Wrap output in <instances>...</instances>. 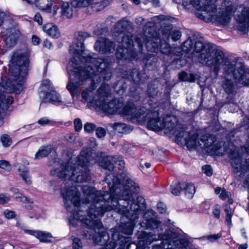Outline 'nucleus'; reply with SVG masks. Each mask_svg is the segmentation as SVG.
Here are the masks:
<instances>
[{
    "label": "nucleus",
    "instance_id": "35",
    "mask_svg": "<svg viewBox=\"0 0 249 249\" xmlns=\"http://www.w3.org/2000/svg\"><path fill=\"white\" fill-rule=\"evenodd\" d=\"M52 150L51 146H41L36 152L35 159H40L48 156L52 152Z\"/></svg>",
    "mask_w": 249,
    "mask_h": 249
},
{
    "label": "nucleus",
    "instance_id": "46",
    "mask_svg": "<svg viewBox=\"0 0 249 249\" xmlns=\"http://www.w3.org/2000/svg\"><path fill=\"white\" fill-rule=\"evenodd\" d=\"M194 42L193 40L190 38H188L185 41L181 46V50L182 52L186 53H188L193 49Z\"/></svg>",
    "mask_w": 249,
    "mask_h": 249
},
{
    "label": "nucleus",
    "instance_id": "61",
    "mask_svg": "<svg viewBox=\"0 0 249 249\" xmlns=\"http://www.w3.org/2000/svg\"><path fill=\"white\" fill-rule=\"evenodd\" d=\"M167 241L168 239H165V242L164 241H160V244L153 245L152 249H165ZM148 247L150 248L149 246Z\"/></svg>",
    "mask_w": 249,
    "mask_h": 249
},
{
    "label": "nucleus",
    "instance_id": "62",
    "mask_svg": "<svg viewBox=\"0 0 249 249\" xmlns=\"http://www.w3.org/2000/svg\"><path fill=\"white\" fill-rule=\"evenodd\" d=\"M172 29V24H168L167 26H165L163 27H162V34L164 35H168V36H170V33L171 32V29Z\"/></svg>",
    "mask_w": 249,
    "mask_h": 249
},
{
    "label": "nucleus",
    "instance_id": "34",
    "mask_svg": "<svg viewBox=\"0 0 249 249\" xmlns=\"http://www.w3.org/2000/svg\"><path fill=\"white\" fill-rule=\"evenodd\" d=\"M99 165L105 169L109 171L113 170L114 169V162L112 160V157H107L103 158L99 162Z\"/></svg>",
    "mask_w": 249,
    "mask_h": 249
},
{
    "label": "nucleus",
    "instance_id": "31",
    "mask_svg": "<svg viewBox=\"0 0 249 249\" xmlns=\"http://www.w3.org/2000/svg\"><path fill=\"white\" fill-rule=\"evenodd\" d=\"M75 188L71 186H67V187H64L61 189V195L63 198L65 200V205H66V203L70 200L71 197L74 195ZM67 207V206H66Z\"/></svg>",
    "mask_w": 249,
    "mask_h": 249
},
{
    "label": "nucleus",
    "instance_id": "25",
    "mask_svg": "<svg viewBox=\"0 0 249 249\" xmlns=\"http://www.w3.org/2000/svg\"><path fill=\"white\" fill-rule=\"evenodd\" d=\"M160 39L156 36L149 38L145 43L146 48L148 52L156 53L159 51Z\"/></svg>",
    "mask_w": 249,
    "mask_h": 249
},
{
    "label": "nucleus",
    "instance_id": "52",
    "mask_svg": "<svg viewBox=\"0 0 249 249\" xmlns=\"http://www.w3.org/2000/svg\"><path fill=\"white\" fill-rule=\"evenodd\" d=\"M181 36V33L180 31L174 30L172 31L170 33V36H169L171 37L173 41H176L179 40Z\"/></svg>",
    "mask_w": 249,
    "mask_h": 249
},
{
    "label": "nucleus",
    "instance_id": "5",
    "mask_svg": "<svg viewBox=\"0 0 249 249\" xmlns=\"http://www.w3.org/2000/svg\"><path fill=\"white\" fill-rule=\"evenodd\" d=\"M90 151L83 149L77 157V167L74 168L69 162L61 165V170L58 172V177L62 180L81 183L90 180L91 176L88 166L89 163Z\"/></svg>",
    "mask_w": 249,
    "mask_h": 249
},
{
    "label": "nucleus",
    "instance_id": "58",
    "mask_svg": "<svg viewBox=\"0 0 249 249\" xmlns=\"http://www.w3.org/2000/svg\"><path fill=\"white\" fill-rule=\"evenodd\" d=\"M96 135L99 138H102L104 137L106 135V130L101 127H97L96 129Z\"/></svg>",
    "mask_w": 249,
    "mask_h": 249
},
{
    "label": "nucleus",
    "instance_id": "44",
    "mask_svg": "<svg viewBox=\"0 0 249 249\" xmlns=\"http://www.w3.org/2000/svg\"><path fill=\"white\" fill-rule=\"evenodd\" d=\"M171 49L172 48L168 43L160 39L159 50L161 53L165 54H170L171 53Z\"/></svg>",
    "mask_w": 249,
    "mask_h": 249
},
{
    "label": "nucleus",
    "instance_id": "22",
    "mask_svg": "<svg viewBox=\"0 0 249 249\" xmlns=\"http://www.w3.org/2000/svg\"><path fill=\"white\" fill-rule=\"evenodd\" d=\"M132 22L124 18L117 22L115 25V29L117 33L122 34L128 31L132 28Z\"/></svg>",
    "mask_w": 249,
    "mask_h": 249
},
{
    "label": "nucleus",
    "instance_id": "8",
    "mask_svg": "<svg viewBox=\"0 0 249 249\" xmlns=\"http://www.w3.org/2000/svg\"><path fill=\"white\" fill-rule=\"evenodd\" d=\"M99 96V100L96 105L104 112L113 114L120 110L124 106V103L120 100L112 99L108 89L103 84L97 90Z\"/></svg>",
    "mask_w": 249,
    "mask_h": 249
},
{
    "label": "nucleus",
    "instance_id": "17",
    "mask_svg": "<svg viewBox=\"0 0 249 249\" xmlns=\"http://www.w3.org/2000/svg\"><path fill=\"white\" fill-rule=\"evenodd\" d=\"M115 44L107 38H103L96 41L94 48L102 53H110L115 50Z\"/></svg>",
    "mask_w": 249,
    "mask_h": 249
},
{
    "label": "nucleus",
    "instance_id": "18",
    "mask_svg": "<svg viewBox=\"0 0 249 249\" xmlns=\"http://www.w3.org/2000/svg\"><path fill=\"white\" fill-rule=\"evenodd\" d=\"M239 31L246 32L249 27V8L244 7L236 18Z\"/></svg>",
    "mask_w": 249,
    "mask_h": 249
},
{
    "label": "nucleus",
    "instance_id": "57",
    "mask_svg": "<svg viewBox=\"0 0 249 249\" xmlns=\"http://www.w3.org/2000/svg\"><path fill=\"white\" fill-rule=\"evenodd\" d=\"M3 215L7 219H12L15 218L16 214L15 211H10L9 210H5L3 212Z\"/></svg>",
    "mask_w": 249,
    "mask_h": 249
},
{
    "label": "nucleus",
    "instance_id": "64",
    "mask_svg": "<svg viewBox=\"0 0 249 249\" xmlns=\"http://www.w3.org/2000/svg\"><path fill=\"white\" fill-rule=\"evenodd\" d=\"M246 74L243 78L244 79L242 80L239 83L242 84L244 86H249V70L247 71Z\"/></svg>",
    "mask_w": 249,
    "mask_h": 249
},
{
    "label": "nucleus",
    "instance_id": "42",
    "mask_svg": "<svg viewBox=\"0 0 249 249\" xmlns=\"http://www.w3.org/2000/svg\"><path fill=\"white\" fill-rule=\"evenodd\" d=\"M112 160L114 162V168L116 166H118V169L120 171H123L124 168L125 163L123 158L121 156L116 155L112 157Z\"/></svg>",
    "mask_w": 249,
    "mask_h": 249
},
{
    "label": "nucleus",
    "instance_id": "43",
    "mask_svg": "<svg viewBox=\"0 0 249 249\" xmlns=\"http://www.w3.org/2000/svg\"><path fill=\"white\" fill-rule=\"evenodd\" d=\"M184 186V182L175 183L171 185V192L173 195L178 196L183 190Z\"/></svg>",
    "mask_w": 249,
    "mask_h": 249
},
{
    "label": "nucleus",
    "instance_id": "47",
    "mask_svg": "<svg viewBox=\"0 0 249 249\" xmlns=\"http://www.w3.org/2000/svg\"><path fill=\"white\" fill-rule=\"evenodd\" d=\"M114 130L120 133H124L126 131V124L124 123H115L112 124Z\"/></svg>",
    "mask_w": 249,
    "mask_h": 249
},
{
    "label": "nucleus",
    "instance_id": "10",
    "mask_svg": "<svg viewBox=\"0 0 249 249\" xmlns=\"http://www.w3.org/2000/svg\"><path fill=\"white\" fill-rule=\"evenodd\" d=\"M139 47V51L135 49L126 48L122 46L118 47L115 53L116 57L119 60H128L130 61L138 60L140 59L142 55L143 45L140 42L136 41Z\"/></svg>",
    "mask_w": 249,
    "mask_h": 249
},
{
    "label": "nucleus",
    "instance_id": "3",
    "mask_svg": "<svg viewBox=\"0 0 249 249\" xmlns=\"http://www.w3.org/2000/svg\"><path fill=\"white\" fill-rule=\"evenodd\" d=\"M201 63L208 66H213V71L217 75L221 65L224 73L226 74H232L234 78L240 83L246 74V71L249 68L243 63L237 64L236 61L224 57V53L219 50H215L210 47L206 51V53L200 54L199 57Z\"/></svg>",
    "mask_w": 249,
    "mask_h": 249
},
{
    "label": "nucleus",
    "instance_id": "23",
    "mask_svg": "<svg viewBox=\"0 0 249 249\" xmlns=\"http://www.w3.org/2000/svg\"><path fill=\"white\" fill-rule=\"evenodd\" d=\"M141 58H142V62L144 67L148 70L152 69L154 67L156 66L158 62L157 57L152 54L143 55L142 53Z\"/></svg>",
    "mask_w": 249,
    "mask_h": 249
},
{
    "label": "nucleus",
    "instance_id": "15",
    "mask_svg": "<svg viewBox=\"0 0 249 249\" xmlns=\"http://www.w3.org/2000/svg\"><path fill=\"white\" fill-rule=\"evenodd\" d=\"M156 213L153 210H148L143 215L144 221L140 223L141 227L145 229L156 230L158 231L160 222L155 219Z\"/></svg>",
    "mask_w": 249,
    "mask_h": 249
},
{
    "label": "nucleus",
    "instance_id": "14",
    "mask_svg": "<svg viewBox=\"0 0 249 249\" xmlns=\"http://www.w3.org/2000/svg\"><path fill=\"white\" fill-rule=\"evenodd\" d=\"M159 111V106L157 103H155L153 109L151 110V114L149 117H147V120L146 121L148 128L151 130H158L162 128Z\"/></svg>",
    "mask_w": 249,
    "mask_h": 249
},
{
    "label": "nucleus",
    "instance_id": "56",
    "mask_svg": "<svg viewBox=\"0 0 249 249\" xmlns=\"http://www.w3.org/2000/svg\"><path fill=\"white\" fill-rule=\"evenodd\" d=\"M202 172L207 176H211L213 174V169L211 165H206L202 167Z\"/></svg>",
    "mask_w": 249,
    "mask_h": 249
},
{
    "label": "nucleus",
    "instance_id": "49",
    "mask_svg": "<svg viewBox=\"0 0 249 249\" xmlns=\"http://www.w3.org/2000/svg\"><path fill=\"white\" fill-rule=\"evenodd\" d=\"M80 193L78 192L75 193L74 195L70 199V201L75 207H80Z\"/></svg>",
    "mask_w": 249,
    "mask_h": 249
},
{
    "label": "nucleus",
    "instance_id": "11",
    "mask_svg": "<svg viewBox=\"0 0 249 249\" xmlns=\"http://www.w3.org/2000/svg\"><path fill=\"white\" fill-rule=\"evenodd\" d=\"M155 234L144 231H139L137 232L138 244L130 243L126 245V249H149L150 245L153 241H156Z\"/></svg>",
    "mask_w": 249,
    "mask_h": 249
},
{
    "label": "nucleus",
    "instance_id": "9",
    "mask_svg": "<svg viewBox=\"0 0 249 249\" xmlns=\"http://www.w3.org/2000/svg\"><path fill=\"white\" fill-rule=\"evenodd\" d=\"M122 79L115 83L112 87L116 92L122 95L126 90L127 85L124 79H131L134 84L140 85L144 82V73L138 69L135 68L132 70H124L121 72Z\"/></svg>",
    "mask_w": 249,
    "mask_h": 249
},
{
    "label": "nucleus",
    "instance_id": "1",
    "mask_svg": "<svg viewBox=\"0 0 249 249\" xmlns=\"http://www.w3.org/2000/svg\"><path fill=\"white\" fill-rule=\"evenodd\" d=\"M109 191L97 192L92 194L89 199L96 198L101 200L91 206L89 212L91 216L104 215L107 212L115 210L130 219L138 218V212L146 209V202L142 196H137L136 203L134 196L138 192V187L124 173L117 176L108 174L105 178Z\"/></svg>",
    "mask_w": 249,
    "mask_h": 249
},
{
    "label": "nucleus",
    "instance_id": "16",
    "mask_svg": "<svg viewBox=\"0 0 249 249\" xmlns=\"http://www.w3.org/2000/svg\"><path fill=\"white\" fill-rule=\"evenodd\" d=\"M198 137L197 134L191 135L189 132L181 130L176 135V139L181 144L186 145L187 147H192L196 144Z\"/></svg>",
    "mask_w": 249,
    "mask_h": 249
},
{
    "label": "nucleus",
    "instance_id": "36",
    "mask_svg": "<svg viewBox=\"0 0 249 249\" xmlns=\"http://www.w3.org/2000/svg\"><path fill=\"white\" fill-rule=\"evenodd\" d=\"M173 118L174 117L170 114H167L165 117L163 118L161 123L162 128H166L169 130L173 129L175 126L174 122L172 121Z\"/></svg>",
    "mask_w": 249,
    "mask_h": 249
},
{
    "label": "nucleus",
    "instance_id": "55",
    "mask_svg": "<svg viewBox=\"0 0 249 249\" xmlns=\"http://www.w3.org/2000/svg\"><path fill=\"white\" fill-rule=\"evenodd\" d=\"M20 176L22 178L23 180L25 181V183L28 184H31V180L30 179V176L29 175V173L27 171H22L20 174Z\"/></svg>",
    "mask_w": 249,
    "mask_h": 249
},
{
    "label": "nucleus",
    "instance_id": "19",
    "mask_svg": "<svg viewBox=\"0 0 249 249\" xmlns=\"http://www.w3.org/2000/svg\"><path fill=\"white\" fill-rule=\"evenodd\" d=\"M14 102V98L9 96L6 99L0 98V120H2L3 117L9 113L12 110V107L10 106Z\"/></svg>",
    "mask_w": 249,
    "mask_h": 249
},
{
    "label": "nucleus",
    "instance_id": "63",
    "mask_svg": "<svg viewBox=\"0 0 249 249\" xmlns=\"http://www.w3.org/2000/svg\"><path fill=\"white\" fill-rule=\"evenodd\" d=\"M241 125L246 129H249V115L244 117L243 121L241 122Z\"/></svg>",
    "mask_w": 249,
    "mask_h": 249
},
{
    "label": "nucleus",
    "instance_id": "12",
    "mask_svg": "<svg viewBox=\"0 0 249 249\" xmlns=\"http://www.w3.org/2000/svg\"><path fill=\"white\" fill-rule=\"evenodd\" d=\"M134 225L131 223H126L120 226L115 227L110 229V232H112V240H120L128 243L130 241L129 237H125L122 235V233L126 235H131L133 233Z\"/></svg>",
    "mask_w": 249,
    "mask_h": 249
},
{
    "label": "nucleus",
    "instance_id": "37",
    "mask_svg": "<svg viewBox=\"0 0 249 249\" xmlns=\"http://www.w3.org/2000/svg\"><path fill=\"white\" fill-rule=\"evenodd\" d=\"M120 110L124 114L131 116L133 118L135 112L136 111V107L133 103H128L126 105L123 106Z\"/></svg>",
    "mask_w": 249,
    "mask_h": 249
},
{
    "label": "nucleus",
    "instance_id": "45",
    "mask_svg": "<svg viewBox=\"0 0 249 249\" xmlns=\"http://www.w3.org/2000/svg\"><path fill=\"white\" fill-rule=\"evenodd\" d=\"M179 78L183 81H188L190 82H195L196 76L192 73H188L185 71H182L179 74Z\"/></svg>",
    "mask_w": 249,
    "mask_h": 249
},
{
    "label": "nucleus",
    "instance_id": "26",
    "mask_svg": "<svg viewBox=\"0 0 249 249\" xmlns=\"http://www.w3.org/2000/svg\"><path fill=\"white\" fill-rule=\"evenodd\" d=\"M43 30L53 38H58L60 36L58 28L53 23H47L44 25Z\"/></svg>",
    "mask_w": 249,
    "mask_h": 249
},
{
    "label": "nucleus",
    "instance_id": "32",
    "mask_svg": "<svg viewBox=\"0 0 249 249\" xmlns=\"http://www.w3.org/2000/svg\"><path fill=\"white\" fill-rule=\"evenodd\" d=\"M73 14V9L68 1H63L61 5V15L63 17L70 18Z\"/></svg>",
    "mask_w": 249,
    "mask_h": 249
},
{
    "label": "nucleus",
    "instance_id": "53",
    "mask_svg": "<svg viewBox=\"0 0 249 249\" xmlns=\"http://www.w3.org/2000/svg\"><path fill=\"white\" fill-rule=\"evenodd\" d=\"M72 249H83L82 243L80 239L75 237L72 239Z\"/></svg>",
    "mask_w": 249,
    "mask_h": 249
},
{
    "label": "nucleus",
    "instance_id": "4",
    "mask_svg": "<svg viewBox=\"0 0 249 249\" xmlns=\"http://www.w3.org/2000/svg\"><path fill=\"white\" fill-rule=\"evenodd\" d=\"M29 57V54L26 50L19 49L14 52L7 75L2 72L0 86L5 89H14L17 85H21L28 74Z\"/></svg>",
    "mask_w": 249,
    "mask_h": 249
},
{
    "label": "nucleus",
    "instance_id": "2",
    "mask_svg": "<svg viewBox=\"0 0 249 249\" xmlns=\"http://www.w3.org/2000/svg\"><path fill=\"white\" fill-rule=\"evenodd\" d=\"M86 63L93 64L96 68L97 73L92 67L86 64L84 68L78 67L73 69L70 74V80L67 85V89L73 96L80 82L88 79H91L92 84L89 88L90 92L96 89L94 84L104 81H108L112 76L111 58H93L88 56L85 58Z\"/></svg>",
    "mask_w": 249,
    "mask_h": 249
},
{
    "label": "nucleus",
    "instance_id": "6",
    "mask_svg": "<svg viewBox=\"0 0 249 249\" xmlns=\"http://www.w3.org/2000/svg\"><path fill=\"white\" fill-rule=\"evenodd\" d=\"M217 0H183L182 5H192L196 8V16L206 22H212L216 24L227 26L231 19V14L225 11L215 15L217 11L215 2Z\"/></svg>",
    "mask_w": 249,
    "mask_h": 249
},
{
    "label": "nucleus",
    "instance_id": "21",
    "mask_svg": "<svg viewBox=\"0 0 249 249\" xmlns=\"http://www.w3.org/2000/svg\"><path fill=\"white\" fill-rule=\"evenodd\" d=\"M151 105V104H149V106L151 107L148 109L143 107H141L138 109L136 108V111L135 112L133 118L143 122H146L147 120V117H149L151 114V109H153L154 104L153 106Z\"/></svg>",
    "mask_w": 249,
    "mask_h": 249
},
{
    "label": "nucleus",
    "instance_id": "30",
    "mask_svg": "<svg viewBox=\"0 0 249 249\" xmlns=\"http://www.w3.org/2000/svg\"><path fill=\"white\" fill-rule=\"evenodd\" d=\"M146 92L147 96L152 99L159 98L162 94V91L158 89V86L153 83L148 85Z\"/></svg>",
    "mask_w": 249,
    "mask_h": 249
},
{
    "label": "nucleus",
    "instance_id": "7",
    "mask_svg": "<svg viewBox=\"0 0 249 249\" xmlns=\"http://www.w3.org/2000/svg\"><path fill=\"white\" fill-rule=\"evenodd\" d=\"M99 191L95 190L94 188L87 187L86 189L84 188V194L85 198L82 200V203L84 204H90L91 203L90 206L89 207L87 210V213H88L89 218L92 219H89L87 218L82 217L80 216L78 217L77 219L82 221L83 226L87 228L88 229H93L95 231L96 233L93 237L94 242L96 244L99 245L100 246H104L107 244V242L109 239V234L105 230L102 222L101 220L97 219L93 220V218L102 216L103 215H97L96 216H91L90 214L89 210L91 206L94 205L96 202H100L101 200H98L97 199H89V196L92 194L96 193Z\"/></svg>",
    "mask_w": 249,
    "mask_h": 249
},
{
    "label": "nucleus",
    "instance_id": "41",
    "mask_svg": "<svg viewBox=\"0 0 249 249\" xmlns=\"http://www.w3.org/2000/svg\"><path fill=\"white\" fill-rule=\"evenodd\" d=\"M122 46L134 49V42L131 36L129 35H124L121 40Z\"/></svg>",
    "mask_w": 249,
    "mask_h": 249
},
{
    "label": "nucleus",
    "instance_id": "27",
    "mask_svg": "<svg viewBox=\"0 0 249 249\" xmlns=\"http://www.w3.org/2000/svg\"><path fill=\"white\" fill-rule=\"evenodd\" d=\"M18 39V37L17 35L13 33L11 30H7L6 34L2 37L3 41L5 42L7 47L14 46L16 44Z\"/></svg>",
    "mask_w": 249,
    "mask_h": 249
},
{
    "label": "nucleus",
    "instance_id": "29",
    "mask_svg": "<svg viewBox=\"0 0 249 249\" xmlns=\"http://www.w3.org/2000/svg\"><path fill=\"white\" fill-rule=\"evenodd\" d=\"M28 232L37 238L39 240L43 242L50 243L52 242L51 238L52 236L51 233H46L42 231H28Z\"/></svg>",
    "mask_w": 249,
    "mask_h": 249
},
{
    "label": "nucleus",
    "instance_id": "24",
    "mask_svg": "<svg viewBox=\"0 0 249 249\" xmlns=\"http://www.w3.org/2000/svg\"><path fill=\"white\" fill-rule=\"evenodd\" d=\"M48 100H49L50 102L53 103L57 105H61L63 103L60 99V96L59 94L55 91H51L50 92H47L45 94V96L42 99L41 103H47Z\"/></svg>",
    "mask_w": 249,
    "mask_h": 249
},
{
    "label": "nucleus",
    "instance_id": "50",
    "mask_svg": "<svg viewBox=\"0 0 249 249\" xmlns=\"http://www.w3.org/2000/svg\"><path fill=\"white\" fill-rule=\"evenodd\" d=\"M15 198L17 200L20 201L23 203L29 202L32 203L31 199L24 196L21 193H17L16 194Z\"/></svg>",
    "mask_w": 249,
    "mask_h": 249
},
{
    "label": "nucleus",
    "instance_id": "51",
    "mask_svg": "<svg viewBox=\"0 0 249 249\" xmlns=\"http://www.w3.org/2000/svg\"><path fill=\"white\" fill-rule=\"evenodd\" d=\"M96 125L93 123H87L85 124L84 128V130L88 133H90L94 131L96 129Z\"/></svg>",
    "mask_w": 249,
    "mask_h": 249
},
{
    "label": "nucleus",
    "instance_id": "20",
    "mask_svg": "<svg viewBox=\"0 0 249 249\" xmlns=\"http://www.w3.org/2000/svg\"><path fill=\"white\" fill-rule=\"evenodd\" d=\"M171 237L168 239L166 242V246L165 249H183L182 244L184 240L182 239H178V234L176 232H171Z\"/></svg>",
    "mask_w": 249,
    "mask_h": 249
},
{
    "label": "nucleus",
    "instance_id": "13",
    "mask_svg": "<svg viewBox=\"0 0 249 249\" xmlns=\"http://www.w3.org/2000/svg\"><path fill=\"white\" fill-rule=\"evenodd\" d=\"M75 40L69 49L70 53L75 55H81L85 51V40L90 36V35L84 32H78L75 33Z\"/></svg>",
    "mask_w": 249,
    "mask_h": 249
},
{
    "label": "nucleus",
    "instance_id": "60",
    "mask_svg": "<svg viewBox=\"0 0 249 249\" xmlns=\"http://www.w3.org/2000/svg\"><path fill=\"white\" fill-rule=\"evenodd\" d=\"M222 236V234L221 233H218L216 234H211L209 235H207L205 237L208 240L210 241V242H214L217 239L220 238Z\"/></svg>",
    "mask_w": 249,
    "mask_h": 249
},
{
    "label": "nucleus",
    "instance_id": "54",
    "mask_svg": "<svg viewBox=\"0 0 249 249\" xmlns=\"http://www.w3.org/2000/svg\"><path fill=\"white\" fill-rule=\"evenodd\" d=\"M0 168L9 172L11 169V166L9 161L0 160Z\"/></svg>",
    "mask_w": 249,
    "mask_h": 249
},
{
    "label": "nucleus",
    "instance_id": "39",
    "mask_svg": "<svg viewBox=\"0 0 249 249\" xmlns=\"http://www.w3.org/2000/svg\"><path fill=\"white\" fill-rule=\"evenodd\" d=\"M211 47V46L208 47H206L204 46L203 43L200 41H197L195 42L194 46L193 47V51L196 53H199L202 52L199 55H198V59L200 63H201L200 60L199 59V56L201 53H206V51Z\"/></svg>",
    "mask_w": 249,
    "mask_h": 249
},
{
    "label": "nucleus",
    "instance_id": "48",
    "mask_svg": "<svg viewBox=\"0 0 249 249\" xmlns=\"http://www.w3.org/2000/svg\"><path fill=\"white\" fill-rule=\"evenodd\" d=\"M0 141L4 147H8L11 145L12 141L7 134H3L0 137Z\"/></svg>",
    "mask_w": 249,
    "mask_h": 249
},
{
    "label": "nucleus",
    "instance_id": "40",
    "mask_svg": "<svg viewBox=\"0 0 249 249\" xmlns=\"http://www.w3.org/2000/svg\"><path fill=\"white\" fill-rule=\"evenodd\" d=\"M113 242H110L108 244H106V246L102 248L101 249H115L116 245L118 244L120 245V247L117 249H124V247L127 243H125L124 241L120 240H113Z\"/></svg>",
    "mask_w": 249,
    "mask_h": 249
},
{
    "label": "nucleus",
    "instance_id": "59",
    "mask_svg": "<svg viewBox=\"0 0 249 249\" xmlns=\"http://www.w3.org/2000/svg\"><path fill=\"white\" fill-rule=\"evenodd\" d=\"M74 130L75 131L78 132L81 130L82 128V123L80 119L76 118L74 120Z\"/></svg>",
    "mask_w": 249,
    "mask_h": 249
},
{
    "label": "nucleus",
    "instance_id": "28",
    "mask_svg": "<svg viewBox=\"0 0 249 249\" xmlns=\"http://www.w3.org/2000/svg\"><path fill=\"white\" fill-rule=\"evenodd\" d=\"M201 141L203 142L204 146L208 149H213L216 142L215 136L210 134H207L201 137Z\"/></svg>",
    "mask_w": 249,
    "mask_h": 249
},
{
    "label": "nucleus",
    "instance_id": "33",
    "mask_svg": "<svg viewBox=\"0 0 249 249\" xmlns=\"http://www.w3.org/2000/svg\"><path fill=\"white\" fill-rule=\"evenodd\" d=\"M222 87L224 91L228 95L232 94L235 89V85L232 80L225 79L222 82Z\"/></svg>",
    "mask_w": 249,
    "mask_h": 249
},
{
    "label": "nucleus",
    "instance_id": "38",
    "mask_svg": "<svg viewBox=\"0 0 249 249\" xmlns=\"http://www.w3.org/2000/svg\"><path fill=\"white\" fill-rule=\"evenodd\" d=\"M183 190L185 196L188 198H192L196 192L195 187L192 183H184Z\"/></svg>",
    "mask_w": 249,
    "mask_h": 249
}]
</instances>
